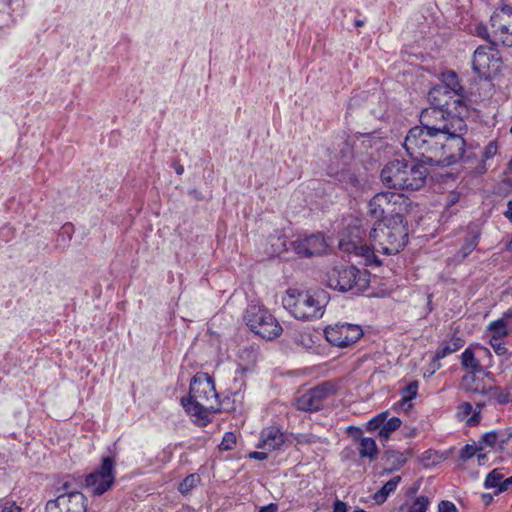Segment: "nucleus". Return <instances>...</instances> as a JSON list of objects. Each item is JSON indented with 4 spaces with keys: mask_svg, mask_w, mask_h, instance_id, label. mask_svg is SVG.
<instances>
[{
    "mask_svg": "<svg viewBox=\"0 0 512 512\" xmlns=\"http://www.w3.org/2000/svg\"><path fill=\"white\" fill-rule=\"evenodd\" d=\"M493 350L498 356H505L506 359L511 356L505 343L493 345Z\"/></svg>",
    "mask_w": 512,
    "mask_h": 512,
    "instance_id": "603ef678",
    "label": "nucleus"
},
{
    "mask_svg": "<svg viewBox=\"0 0 512 512\" xmlns=\"http://www.w3.org/2000/svg\"><path fill=\"white\" fill-rule=\"evenodd\" d=\"M46 512H86L87 498L81 492H70L59 495L46 504Z\"/></svg>",
    "mask_w": 512,
    "mask_h": 512,
    "instance_id": "dca6fc26",
    "label": "nucleus"
},
{
    "mask_svg": "<svg viewBox=\"0 0 512 512\" xmlns=\"http://www.w3.org/2000/svg\"><path fill=\"white\" fill-rule=\"evenodd\" d=\"M330 301V294L321 288L298 290L288 289L283 298L285 308L299 320H314L323 316Z\"/></svg>",
    "mask_w": 512,
    "mask_h": 512,
    "instance_id": "423d86ee",
    "label": "nucleus"
},
{
    "mask_svg": "<svg viewBox=\"0 0 512 512\" xmlns=\"http://www.w3.org/2000/svg\"><path fill=\"white\" fill-rule=\"evenodd\" d=\"M311 257L321 255L326 249V242L321 233L312 234L304 238Z\"/></svg>",
    "mask_w": 512,
    "mask_h": 512,
    "instance_id": "bb28decb",
    "label": "nucleus"
},
{
    "mask_svg": "<svg viewBox=\"0 0 512 512\" xmlns=\"http://www.w3.org/2000/svg\"><path fill=\"white\" fill-rule=\"evenodd\" d=\"M412 454L413 452L411 449H407L405 452H400L393 449H387L384 451L382 460L387 466V472L391 473L393 471L399 470L402 466L405 465L408 457H411Z\"/></svg>",
    "mask_w": 512,
    "mask_h": 512,
    "instance_id": "aec40b11",
    "label": "nucleus"
},
{
    "mask_svg": "<svg viewBox=\"0 0 512 512\" xmlns=\"http://www.w3.org/2000/svg\"><path fill=\"white\" fill-rule=\"evenodd\" d=\"M324 335L331 345L344 348L358 341L363 335V330L356 324L337 323L326 327Z\"/></svg>",
    "mask_w": 512,
    "mask_h": 512,
    "instance_id": "ddd939ff",
    "label": "nucleus"
},
{
    "mask_svg": "<svg viewBox=\"0 0 512 512\" xmlns=\"http://www.w3.org/2000/svg\"><path fill=\"white\" fill-rule=\"evenodd\" d=\"M498 439V433L496 431H490L482 435L480 440L478 441V446L480 450L483 449L484 446L494 447Z\"/></svg>",
    "mask_w": 512,
    "mask_h": 512,
    "instance_id": "a19ab883",
    "label": "nucleus"
},
{
    "mask_svg": "<svg viewBox=\"0 0 512 512\" xmlns=\"http://www.w3.org/2000/svg\"><path fill=\"white\" fill-rule=\"evenodd\" d=\"M419 460L423 467L428 468L436 465L439 462V457L436 451L429 449L421 454Z\"/></svg>",
    "mask_w": 512,
    "mask_h": 512,
    "instance_id": "e433bc0d",
    "label": "nucleus"
},
{
    "mask_svg": "<svg viewBox=\"0 0 512 512\" xmlns=\"http://www.w3.org/2000/svg\"><path fill=\"white\" fill-rule=\"evenodd\" d=\"M388 199L391 200L389 201V204H391L389 210L393 211H389L386 218H405L404 212L411 205L410 199L404 194L395 192H389Z\"/></svg>",
    "mask_w": 512,
    "mask_h": 512,
    "instance_id": "5701e85b",
    "label": "nucleus"
},
{
    "mask_svg": "<svg viewBox=\"0 0 512 512\" xmlns=\"http://www.w3.org/2000/svg\"><path fill=\"white\" fill-rule=\"evenodd\" d=\"M367 229L357 221L350 224L340 235L339 249L356 256L367 246L365 243Z\"/></svg>",
    "mask_w": 512,
    "mask_h": 512,
    "instance_id": "2eb2a0df",
    "label": "nucleus"
},
{
    "mask_svg": "<svg viewBox=\"0 0 512 512\" xmlns=\"http://www.w3.org/2000/svg\"><path fill=\"white\" fill-rule=\"evenodd\" d=\"M478 462L479 464H482L483 461L486 459V454H478Z\"/></svg>",
    "mask_w": 512,
    "mask_h": 512,
    "instance_id": "0e129e2a",
    "label": "nucleus"
},
{
    "mask_svg": "<svg viewBox=\"0 0 512 512\" xmlns=\"http://www.w3.org/2000/svg\"><path fill=\"white\" fill-rule=\"evenodd\" d=\"M278 505L276 503H270L260 508L259 512H277Z\"/></svg>",
    "mask_w": 512,
    "mask_h": 512,
    "instance_id": "4d7b16f0",
    "label": "nucleus"
},
{
    "mask_svg": "<svg viewBox=\"0 0 512 512\" xmlns=\"http://www.w3.org/2000/svg\"><path fill=\"white\" fill-rule=\"evenodd\" d=\"M476 34L479 37H481L484 40H486L487 42L492 43L493 45H497L498 44L497 40L494 42V41H492L490 39V35L488 33V28L485 25H483V24H479V25L476 26Z\"/></svg>",
    "mask_w": 512,
    "mask_h": 512,
    "instance_id": "c03bdc74",
    "label": "nucleus"
},
{
    "mask_svg": "<svg viewBox=\"0 0 512 512\" xmlns=\"http://www.w3.org/2000/svg\"><path fill=\"white\" fill-rule=\"evenodd\" d=\"M489 344H490V346H491L492 348H493V345H496V344H502V342H501V338L496 337L495 335H491V338H490Z\"/></svg>",
    "mask_w": 512,
    "mask_h": 512,
    "instance_id": "bf43d9fd",
    "label": "nucleus"
},
{
    "mask_svg": "<svg viewBox=\"0 0 512 512\" xmlns=\"http://www.w3.org/2000/svg\"><path fill=\"white\" fill-rule=\"evenodd\" d=\"M464 345V340H462L459 337L453 338L450 342H444L441 344V346L437 349L435 358L441 359L446 357L447 355L456 352Z\"/></svg>",
    "mask_w": 512,
    "mask_h": 512,
    "instance_id": "cd10ccee",
    "label": "nucleus"
},
{
    "mask_svg": "<svg viewBox=\"0 0 512 512\" xmlns=\"http://www.w3.org/2000/svg\"><path fill=\"white\" fill-rule=\"evenodd\" d=\"M493 391V396L496 398L499 404H507L512 402V397H510L508 392H504L500 390L498 387H488V393Z\"/></svg>",
    "mask_w": 512,
    "mask_h": 512,
    "instance_id": "79ce46f5",
    "label": "nucleus"
},
{
    "mask_svg": "<svg viewBox=\"0 0 512 512\" xmlns=\"http://www.w3.org/2000/svg\"><path fill=\"white\" fill-rule=\"evenodd\" d=\"M497 144L496 142H490L484 149V152H483V159L484 160H488L492 157H494L497 153Z\"/></svg>",
    "mask_w": 512,
    "mask_h": 512,
    "instance_id": "49530a36",
    "label": "nucleus"
},
{
    "mask_svg": "<svg viewBox=\"0 0 512 512\" xmlns=\"http://www.w3.org/2000/svg\"><path fill=\"white\" fill-rule=\"evenodd\" d=\"M0 512H22V509L15 502L0 503Z\"/></svg>",
    "mask_w": 512,
    "mask_h": 512,
    "instance_id": "8fccbe9b",
    "label": "nucleus"
},
{
    "mask_svg": "<svg viewBox=\"0 0 512 512\" xmlns=\"http://www.w3.org/2000/svg\"><path fill=\"white\" fill-rule=\"evenodd\" d=\"M430 107L444 115H470L469 95L453 70H447L440 75V84L432 87L428 92Z\"/></svg>",
    "mask_w": 512,
    "mask_h": 512,
    "instance_id": "7ed1b4c3",
    "label": "nucleus"
},
{
    "mask_svg": "<svg viewBox=\"0 0 512 512\" xmlns=\"http://www.w3.org/2000/svg\"><path fill=\"white\" fill-rule=\"evenodd\" d=\"M172 166H173V168L175 169V172H176L178 175H182V174H183V172H184V167H183V165H181L178 161H173Z\"/></svg>",
    "mask_w": 512,
    "mask_h": 512,
    "instance_id": "13d9d810",
    "label": "nucleus"
},
{
    "mask_svg": "<svg viewBox=\"0 0 512 512\" xmlns=\"http://www.w3.org/2000/svg\"><path fill=\"white\" fill-rule=\"evenodd\" d=\"M237 442V437L234 432H226L222 438L221 443L218 445L219 450L229 451L232 450Z\"/></svg>",
    "mask_w": 512,
    "mask_h": 512,
    "instance_id": "58836bf2",
    "label": "nucleus"
},
{
    "mask_svg": "<svg viewBox=\"0 0 512 512\" xmlns=\"http://www.w3.org/2000/svg\"><path fill=\"white\" fill-rule=\"evenodd\" d=\"M429 504V498L427 496L421 495L413 501L408 512H426Z\"/></svg>",
    "mask_w": 512,
    "mask_h": 512,
    "instance_id": "ea45409f",
    "label": "nucleus"
},
{
    "mask_svg": "<svg viewBox=\"0 0 512 512\" xmlns=\"http://www.w3.org/2000/svg\"><path fill=\"white\" fill-rule=\"evenodd\" d=\"M115 482V462L111 457H104L99 468L88 474L84 485L93 495L100 496L107 492Z\"/></svg>",
    "mask_w": 512,
    "mask_h": 512,
    "instance_id": "9d476101",
    "label": "nucleus"
},
{
    "mask_svg": "<svg viewBox=\"0 0 512 512\" xmlns=\"http://www.w3.org/2000/svg\"><path fill=\"white\" fill-rule=\"evenodd\" d=\"M497 60L493 61L490 55L487 53V48L479 46L473 55L472 68L473 71L484 79H490L496 73L499 65L495 67Z\"/></svg>",
    "mask_w": 512,
    "mask_h": 512,
    "instance_id": "f3484780",
    "label": "nucleus"
},
{
    "mask_svg": "<svg viewBox=\"0 0 512 512\" xmlns=\"http://www.w3.org/2000/svg\"><path fill=\"white\" fill-rule=\"evenodd\" d=\"M508 210H512V199L508 201Z\"/></svg>",
    "mask_w": 512,
    "mask_h": 512,
    "instance_id": "338daca9",
    "label": "nucleus"
},
{
    "mask_svg": "<svg viewBox=\"0 0 512 512\" xmlns=\"http://www.w3.org/2000/svg\"><path fill=\"white\" fill-rule=\"evenodd\" d=\"M480 448L478 445H470L466 444L461 450H460V459L463 461H466L470 458H472L477 451H479Z\"/></svg>",
    "mask_w": 512,
    "mask_h": 512,
    "instance_id": "37998d69",
    "label": "nucleus"
},
{
    "mask_svg": "<svg viewBox=\"0 0 512 512\" xmlns=\"http://www.w3.org/2000/svg\"><path fill=\"white\" fill-rule=\"evenodd\" d=\"M248 457L251 459L263 461L268 458V454L266 452H262V451L261 452L260 451H252L248 454Z\"/></svg>",
    "mask_w": 512,
    "mask_h": 512,
    "instance_id": "5fc2aeb1",
    "label": "nucleus"
},
{
    "mask_svg": "<svg viewBox=\"0 0 512 512\" xmlns=\"http://www.w3.org/2000/svg\"><path fill=\"white\" fill-rule=\"evenodd\" d=\"M482 499H483L485 505H488L492 501V496L490 494H483Z\"/></svg>",
    "mask_w": 512,
    "mask_h": 512,
    "instance_id": "052dcab7",
    "label": "nucleus"
},
{
    "mask_svg": "<svg viewBox=\"0 0 512 512\" xmlns=\"http://www.w3.org/2000/svg\"><path fill=\"white\" fill-rule=\"evenodd\" d=\"M335 392V386L325 381L309 389L296 399V408L305 412H316L323 408L324 401Z\"/></svg>",
    "mask_w": 512,
    "mask_h": 512,
    "instance_id": "f8f14e48",
    "label": "nucleus"
},
{
    "mask_svg": "<svg viewBox=\"0 0 512 512\" xmlns=\"http://www.w3.org/2000/svg\"><path fill=\"white\" fill-rule=\"evenodd\" d=\"M445 115L435 109H423L420 125L412 127L404 140V148L410 159L420 161L428 167H438L443 155L441 140L448 128Z\"/></svg>",
    "mask_w": 512,
    "mask_h": 512,
    "instance_id": "f257e3e1",
    "label": "nucleus"
},
{
    "mask_svg": "<svg viewBox=\"0 0 512 512\" xmlns=\"http://www.w3.org/2000/svg\"><path fill=\"white\" fill-rule=\"evenodd\" d=\"M503 478L504 475L501 473L500 469H494L486 476L484 486L487 489L497 488V490H499V486L501 485Z\"/></svg>",
    "mask_w": 512,
    "mask_h": 512,
    "instance_id": "2f4dec72",
    "label": "nucleus"
},
{
    "mask_svg": "<svg viewBox=\"0 0 512 512\" xmlns=\"http://www.w3.org/2000/svg\"><path fill=\"white\" fill-rule=\"evenodd\" d=\"M481 421V411L476 410L473 414L467 419L466 426L474 427L477 426Z\"/></svg>",
    "mask_w": 512,
    "mask_h": 512,
    "instance_id": "3c124183",
    "label": "nucleus"
},
{
    "mask_svg": "<svg viewBox=\"0 0 512 512\" xmlns=\"http://www.w3.org/2000/svg\"><path fill=\"white\" fill-rule=\"evenodd\" d=\"M480 236L481 231L478 229V227L476 225H469L467 236L465 237L464 243L460 250L457 252L456 258L462 261L467 256H469L478 246Z\"/></svg>",
    "mask_w": 512,
    "mask_h": 512,
    "instance_id": "4be33fe9",
    "label": "nucleus"
},
{
    "mask_svg": "<svg viewBox=\"0 0 512 512\" xmlns=\"http://www.w3.org/2000/svg\"><path fill=\"white\" fill-rule=\"evenodd\" d=\"M461 365L471 371H482L480 361L475 357L474 351L470 348L465 349L461 355Z\"/></svg>",
    "mask_w": 512,
    "mask_h": 512,
    "instance_id": "c756f323",
    "label": "nucleus"
},
{
    "mask_svg": "<svg viewBox=\"0 0 512 512\" xmlns=\"http://www.w3.org/2000/svg\"><path fill=\"white\" fill-rule=\"evenodd\" d=\"M473 406L469 402H463L458 406V416L459 417H467L472 413Z\"/></svg>",
    "mask_w": 512,
    "mask_h": 512,
    "instance_id": "09e8293b",
    "label": "nucleus"
},
{
    "mask_svg": "<svg viewBox=\"0 0 512 512\" xmlns=\"http://www.w3.org/2000/svg\"><path fill=\"white\" fill-rule=\"evenodd\" d=\"M490 23L494 29L497 42L503 46H512V7L505 5L497 9L490 17Z\"/></svg>",
    "mask_w": 512,
    "mask_h": 512,
    "instance_id": "4468645a",
    "label": "nucleus"
},
{
    "mask_svg": "<svg viewBox=\"0 0 512 512\" xmlns=\"http://www.w3.org/2000/svg\"><path fill=\"white\" fill-rule=\"evenodd\" d=\"M389 191L380 192L375 194L368 203V214L371 218L375 219V224L386 220L387 213L390 211L388 199Z\"/></svg>",
    "mask_w": 512,
    "mask_h": 512,
    "instance_id": "a211bd4d",
    "label": "nucleus"
},
{
    "mask_svg": "<svg viewBox=\"0 0 512 512\" xmlns=\"http://www.w3.org/2000/svg\"><path fill=\"white\" fill-rule=\"evenodd\" d=\"M503 4L510 5L512 7V0H501Z\"/></svg>",
    "mask_w": 512,
    "mask_h": 512,
    "instance_id": "69168bd1",
    "label": "nucleus"
},
{
    "mask_svg": "<svg viewBox=\"0 0 512 512\" xmlns=\"http://www.w3.org/2000/svg\"><path fill=\"white\" fill-rule=\"evenodd\" d=\"M409 240L408 222L405 218H386L374 224L369 233L371 246L386 255L402 251Z\"/></svg>",
    "mask_w": 512,
    "mask_h": 512,
    "instance_id": "39448f33",
    "label": "nucleus"
},
{
    "mask_svg": "<svg viewBox=\"0 0 512 512\" xmlns=\"http://www.w3.org/2000/svg\"><path fill=\"white\" fill-rule=\"evenodd\" d=\"M199 481V476L195 474H190L186 476L179 484H178V490L182 494H187L190 492L195 486L196 483Z\"/></svg>",
    "mask_w": 512,
    "mask_h": 512,
    "instance_id": "c9c22d12",
    "label": "nucleus"
},
{
    "mask_svg": "<svg viewBox=\"0 0 512 512\" xmlns=\"http://www.w3.org/2000/svg\"><path fill=\"white\" fill-rule=\"evenodd\" d=\"M429 173L428 166L420 161L394 159L383 167L380 177L390 189L417 191L425 185Z\"/></svg>",
    "mask_w": 512,
    "mask_h": 512,
    "instance_id": "20e7f679",
    "label": "nucleus"
},
{
    "mask_svg": "<svg viewBox=\"0 0 512 512\" xmlns=\"http://www.w3.org/2000/svg\"><path fill=\"white\" fill-rule=\"evenodd\" d=\"M284 443L285 437L281 430L275 426H270L262 430L260 443L257 447L273 451L281 449Z\"/></svg>",
    "mask_w": 512,
    "mask_h": 512,
    "instance_id": "6ab92c4d",
    "label": "nucleus"
},
{
    "mask_svg": "<svg viewBox=\"0 0 512 512\" xmlns=\"http://www.w3.org/2000/svg\"><path fill=\"white\" fill-rule=\"evenodd\" d=\"M348 432L352 433L355 438H360L359 454L362 458L375 459L378 454L376 441L371 437H361L362 430L358 427H348Z\"/></svg>",
    "mask_w": 512,
    "mask_h": 512,
    "instance_id": "412c9836",
    "label": "nucleus"
},
{
    "mask_svg": "<svg viewBox=\"0 0 512 512\" xmlns=\"http://www.w3.org/2000/svg\"><path fill=\"white\" fill-rule=\"evenodd\" d=\"M353 512H367V511H365V510H363V509L358 508V509L354 510Z\"/></svg>",
    "mask_w": 512,
    "mask_h": 512,
    "instance_id": "774afa93",
    "label": "nucleus"
},
{
    "mask_svg": "<svg viewBox=\"0 0 512 512\" xmlns=\"http://www.w3.org/2000/svg\"><path fill=\"white\" fill-rule=\"evenodd\" d=\"M218 398L213 378L199 372L191 379L189 394L181 399V404L196 425L205 427L212 421L210 415L221 411Z\"/></svg>",
    "mask_w": 512,
    "mask_h": 512,
    "instance_id": "f03ea898",
    "label": "nucleus"
},
{
    "mask_svg": "<svg viewBox=\"0 0 512 512\" xmlns=\"http://www.w3.org/2000/svg\"><path fill=\"white\" fill-rule=\"evenodd\" d=\"M401 482V476H394L389 481H387L376 493L373 495V500L376 504H383L390 493L394 492Z\"/></svg>",
    "mask_w": 512,
    "mask_h": 512,
    "instance_id": "a878e982",
    "label": "nucleus"
},
{
    "mask_svg": "<svg viewBox=\"0 0 512 512\" xmlns=\"http://www.w3.org/2000/svg\"><path fill=\"white\" fill-rule=\"evenodd\" d=\"M402 421L399 417H392L390 419L384 420V424L381 427V430L378 432V436L380 440L388 441L390 435L400 428Z\"/></svg>",
    "mask_w": 512,
    "mask_h": 512,
    "instance_id": "c85d7f7f",
    "label": "nucleus"
},
{
    "mask_svg": "<svg viewBox=\"0 0 512 512\" xmlns=\"http://www.w3.org/2000/svg\"><path fill=\"white\" fill-rule=\"evenodd\" d=\"M388 415H389L388 411H384V412L377 414L372 419H370L366 424L367 431H369V432L378 431L379 432L381 430V427L384 424V420L387 419Z\"/></svg>",
    "mask_w": 512,
    "mask_h": 512,
    "instance_id": "f704fd0d",
    "label": "nucleus"
},
{
    "mask_svg": "<svg viewBox=\"0 0 512 512\" xmlns=\"http://www.w3.org/2000/svg\"><path fill=\"white\" fill-rule=\"evenodd\" d=\"M363 25H364V21L361 20V19H356L354 21V26L357 27V28L362 27Z\"/></svg>",
    "mask_w": 512,
    "mask_h": 512,
    "instance_id": "680f3d73",
    "label": "nucleus"
},
{
    "mask_svg": "<svg viewBox=\"0 0 512 512\" xmlns=\"http://www.w3.org/2000/svg\"><path fill=\"white\" fill-rule=\"evenodd\" d=\"M469 116L445 115L444 124L448 130L441 140L443 155L439 159L438 167H448L458 163L464 158L466 141L464 134L467 132L466 119Z\"/></svg>",
    "mask_w": 512,
    "mask_h": 512,
    "instance_id": "0eeeda50",
    "label": "nucleus"
},
{
    "mask_svg": "<svg viewBox=\"0 0 512 512\" xmlns=\"http://www.w3.org/2000/svg\"><path fill=\"white\" fill-rule=\"evenodd\" d=\"M488 330L492 333V335H495L501 339L508 336L509 334L507 325L503 319H498L491 322L488 326Z\"/></svg>",
    "mask_w": 512,
    "mask_h": 512,
    "instance_id": "473e14b6",
    "label": "nucleus"
},
{
    "mask_svg": "<svg viewBox=\"0 0 512 512\" xmlns=\"http://www.w3.org/2000/svg\"><path fill=\"white\" fill-rule=\"evenodd\" d=\"M333 512H347V505L341 500H336L333 503Z\"/></svg>",
    "mask_w": 512,
    "mask_h": 512,
    "instance_id": "6e6d98bb",
    "label": "nucleus"
},
{
    "mask_svg": "<svg viewBox=\"0 0 512 512\" xmlns=\"http://www.w3.org/2000/svg\"><path fill=\"white\" fill-rule=\"evenodd\" d=\"M332 161H339L343 164L355 163L353 145L347 140H342L338 145V151Z\"/></svg>",
    "mask_w": 512,
    "mask_h": 512,
    "instance_id": "393cba45",
    "label": "nucleus"
},
{
    "mask_svg": "<svg viewBox=\"0 0 512 512\" xmlns=\"http://www.w3.org/2000/svg\"><path fill=\"white\" fill-rule=\"evenodd\" d=\"M438 512H458V509L453 502L442 500L438 504Z\"/></svg>",
    "mask_w": 512,
    "mask_h": 512,
    "instance_id": "a18cd8bd",
    "label": "nucleus"
},
{
    "mask_svg": "<svg viewBox=\"0 0 512 512\" xmlns=\"http://www.w3.org/2000/svg\"><path fill=\"white\" fill-rule=\"evenodd\" d=\"M327 284L331 289L345 293L360 294L370 285V273L361 271L354 265L333 267L327 274Z\"/></svg>",
    "mask_w": 512,
    "mask_h": 512,
    "instance_id": "1a4fd4ad",
    "label": "nucleus"
},
{
    "mask_svg": "<svg viewBox=\"0 0 512 512\" xmlns=\"http://www.w3.org/2000/svg\"><path fill=\"white\" fill-rule=\"evenodd\" d=\"M295 439L298 444H312L317 442V437L313 434H299Z\"/></svg>",
    "mask_w": 512,
    "mask_h": 512,
    "instance_id": "de8ad7c7",
    "label": "nucleus"
},
{
    "mask_svg": "<svg viewBox=\"0 0 512 512\" xmlns=\"http://www.w3.org/2000/svg\"><path fill=\"white\" fill-rule=\"evenodd\" d=\"M328 175L333 177L346 190L359 191L363 186V179L358 163L343 164L339 161H330L327 167Z\"/></svg>",
    "mask_w": 512,
    "mask_h": 512,
    "instance_id": "9b49d317",
    "label": "nucleus"
},
{
    "mask_svg": "<svg viewBox=\"0 0 512 512\" xmlns=\"http://www.w3.org/2000/svg\"><path fill=\"white\" fill-rule=\"evenodd\" d=\"M478 371H470L462 378L463 388L472 393L488 394V388L485 386L483 379L477 377Z\"/></svg>",
    "mask_w": 512,
    "mask_h": 512,
    "instance_id": "b1692460",
    "label": "nucleus"
},
{
    "mask_svg": "<svg viewBox=\"0 0 512 512\" xmlns=\"http://www.w3.org/2000/svg\"><path fill=\"white\" fill-rule=\"evenodd\" d=\"M505 217L509 219V221L512 223V210H507L504 213Z\"/></svg>",
    "mask_w": 512,
    "mask_h": 512,
    "instance_id": "e2e57ef3",
    "label": "nucleus"
},
{
    "mask_svg": "<svg viewBox=\"0 0 512 512\" xmlns=\"http://www.w3.org/2000/svg\"><path fill=\"white\" fill-rule=\"evenodd\" d=\"M418 386V381L414 380L409 382L404 388H402V401L408 402L414 399L417 396Z\"/></svg>",
    "mask_w": 512,
    "mask_h": 512,
    "instance_id": "4c0bfd02",
    "label": "nucleus"
},
{
    "mask_svg": "<svg viewBox=\"0 0 512 512\" xmlns=\"http://www.w3.org/2000/svg\"><path fill=\"white\" fill-rule=\"evenodd\" d=\"M293 250L298 256L310 258L309 250L306 245L305 239H296L289 242V247L286 250Z\"/></svg>",
    "mask_w": 512,
    "mask_h": 512,
    "instance_id": "72a5a7b5",
    "label": "nucleus"
},
{
    "mask_svg": "<svg viewBox=\"0 0 512 512\" xmlns=\"http://www.w3.org/2000/svg\"><path fill=\"white\" fill-rule=\"evenodd\" d=\"M512 486V476L506 479L503 478L501 485L499 486V490L495 492V494H499L507 491Z\"/></svg>",
    "mask_w": 512,
    "mask_h": 512,
    "instance_id": "864d4df0",
    "label": "nucleus"
},
{
    "mask_svg": "<svg viewBox=\"0 0 512 512\" xmlns=\"http://www.w3.org/2000/svg\"><path fill=\"white\" fill-rule=\"evenodd\" d=\"M243 319L249 329L262 339L271 341L285 332L286 335H289L296 342L299 341L300 335L298 333L293 332L288 326L284 329L274 315L263 306H248Z\"/></svg>",
    "mask_w": 512,
    "mask_h": 512,
    "instance_id": "6e6552de",
    "label": "nucleus"
},
{
    "mask_svg": "<svg viewBox=\"0 0 512 512\" xmlns=\"http://www.w3.org/2000/svg\"><path fill=\"white\" fill-rule=\"evenodd\" d=\"M376 249L373 247L370 248L368 245L361 251L357 256H360L364 259V265L365 266H380L381 261L380 259L375 255Z\"/></svg>",
    "mask_w": 512,
    "mask_h": 512,
    "instance_id": "7c9ffc66",
    "label": "nucleus"
}]
</instances>
